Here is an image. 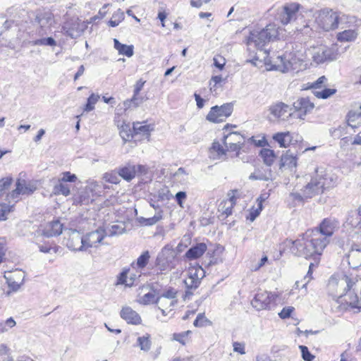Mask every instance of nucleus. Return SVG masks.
I'll list each match as a JSON object with an SVG mask.
<instances>
[{
  "instance_id": "nucleus-28",
  "label": "nucleus",
  "mask_w": 361,
  "mask_h": 361,
  "mask_svg": "<svg viewBox=\"0 0 361 361\" xmlns=\"http://www.w3.org/2000/svg\"><path fill=\"white\" fill-rule=\"evenodd\" d=\"M273 139L281 147H288L291 143L292 136L289 132L277 133L274 135Z\"/></svg>"
},
{
  "instance_id": "nucleus-4",
  "label": "nucleus",
  "mask_w": 361,
  "mask_h": 361,
  "mask_svg": "<svg viewBox=\"0 0 361 361\" xmlns=\"http://www.w3.org/2000/svg\"><path fill=\"white\" fill-rule=\"evenodd\" d=\"M264 61L267 70L286 73L295 70L300 59L295 52H286L276 56L267 55Z\"/></svg>"
},
{
  "instance_id": "nucleus-61",
  "label": "nucleus",
  "mask_w": 361,
  "mask_h": 361,
  "mask_svg": "<svg viewBox=\"0 0 361 361\" xmlns=\"http://www.w3.org/2000/svg\"><path fill=\"white\" fill-rule=\"evenodd\" d=\"M187 175L185 169L180 167L174 173L173 176L177 180L184 181L186 179Z\"/></svg>"
},
{
  "instance_id": "nucleus-10",
  "label": "nucleus",
  "mask_w": 361,
  "mask_h": 361,
  "mask_svg": "<svg viewBox=\"0 0 361 361\" xmlns=\"http://www.w3.org/2000/svg\"><path fill=\"white\" fill-rule=\"evenodd\" d=\"M36 190V187L30 183H27L25 180L18 178L16 183V188L11 192L7 193L6 200L9 203L11 202H16L19 200L20 195H31Z\"/></svg>"
},
{
  "instance_id": "nucleus-39",
  "label": "nucleus",
  "mask_w": 361,
  "mask_h": 361,
  "mask_svg": "<svg viewBox=\"0 0 361 361\" xmlns=\"http://www.w3.org/2000/svg\"><path fill=\"white\" fill-rule=\"evenodd\" d=\"M53 192L55 195H63L66 197L70 195L71 190L68 185L63 181H60L59 178L58 183L54 186Z\"/></svg>"
},
{
  "instance_id": "nucleus-57",
  "label": "nucleus",
  "mask_w": 361,
  "mask_h": 361,
  "mask_svg": "<svg viewBox=\"0 0 361 361\" xmlns=\"http://www.w3.org/2000/svg\"><path fill=\"white\" fill-rule=\"evenodd\" d=\"M299 348L301 350L302 357L304 360L312 361L314 359V356L310 353L307 346L300 345Z\"/></svg>"
},
{
  "instance_id": "nucleus-24",
  "label": "nucleus",
  "mask_w": 361,
  "mask_h": 361,
  "mask_svg": "<svg viewBox=\"0 0 361 361\" xmlns=\"http://www.w3.org/2000/svg\"><path fill=\"white\" fill-rule=\"evenodd\" d=\"M297 165V158L290 149H288L283 154L281 159L280 169L287 168L292 170L295 169Z\"/></svg>"
},
{
  "instance_id": "nucleus-3",
  "label": "nucleus",
  "mask_w": 361,
  "mask_h": 361,
  "mask_svg": "<svg viewBox=\"0 0 361 361\" xmlns=\"http://www.w3.org/2000/svg\"><path fill=\"white\" fill-rule=\"evenodd\" d=\"M315 23L324 31L329 32L338 27L343 29L349 23V17L330 8H324L313 13Z\"/></svg>"
},
{
  "instance_id": "nucleus-64",
  "label": "nucleus",
  "mask_w": 361,
  "mask_h": 361,
  "mask_svg": "<svg viewBox=\"0 0 361 361\" xmlns=\"http://www.w3.org/2000/svg\"><path fill=\"white\" fill-rule=\"evenodd\" d=\"M250 180H268L270 177L260 172L251 173L249 176Z\"/></svg>"
},
{
  "instance_id": "nucleus-7",
  "label": "nucleus",
  "mask_w": 361,
  "mask_h": 361,
  "mask_svg": "<svg viewBox=\"0 0 361 361\" xmlns=\"http://www.w3.org/2000/svg\"><path fill=\"white\" fill-rule=\"evenodd\" d=\"M176 253L173 246L167 244L158 253L155 264L160 271L171 270L176 266Z\"/></svg>"
},
{
  "instance_id": "nucleus-37",
  "label": "nucleus",
  "mask_w": 361,
  "mask_h": 361,
  "mask_svg": "<svg viewBox=\"0 0 361 361\" xmlns=\"http://www.w3.org/2000/svg\"><path fill=\"white\" fill-rule=\"evenodd\" d=\"M184 283L187 288L185 294V298H186L192 295V290H195L199 287L200 281H197V279H194V278L188 277L184 280Z\"/></svg>"
},
{
  "instance_id": "nucleus-52",
  "label": "nucleus",
  "mask_w": 361,
  "mask_h": 361,
  "mask_svg": "<svg viewBox=\"0 0 361 361\" xmlns=\"http://www.w3.org/2000/svg\"><path fill=\"white\" fill-rule=\"evenodd\" d=\"M129 269L123 270L118 276L117 284H125L127 286H133V282H128V273Z\"/></svg>"
},
{
  "instance_id": "nucleus-56",
  "label": "nucleus",
  "mask_w": 361,
  "mask_h": 361,
  "mask_svg": "<svg viewBox=\"0 0 361 361\" xmlns=\"http://www.w3.org/2000/svg\"><path fill=\"white\" fill-rule=\"evenodd\" d=\"M61 176H62V177L59 178L60 181H63L64 183H66V182L73 183V182H75L77 180V176L75 174L71 173L69 171H66V172L62 173Z\"/></svg>"
},
{
  "instance_id": "nucleus-34",
  "label": "nucleus",
  "mask_w": 361,
  "mask_h": 361,
  "mask_svg": "<svg viewBox=\"0 0 361 361\" xmlns=\"http://www.w3.org/2000/svg\"><path fill=\"white\" fill-rule=\"evenodd\" d=\"M357 36V32L355 30H345L337 34V39L340 42L354 41Z\"/></svg>"
},
{
  "instance_id": "nucleus-19",
  "label": "nucleus",
  "mask_w": 361,
  "mask_h": 361,
  "mask_svg": "<svg viewBox=\"0 0 361 361\" xmlns=\"http://www.w3.org/2000/svg\"><path fill=\"white\" fill-rule=\"evenodd\" d=\"M293 107L298 112V116L302 119L303 116L313 109L314 104L308 98H300L293 103Z\"/></svg>"
},
{
  "instance_id": "nucleus-6",
  "label": "nucleus",
  "mask_w": 361,
  "mask_h": 361,
  "mask_svg": "<svg viewBox=\"0 0 361 361\" xmlns=\"http://www.w3.org/2000/svg\"><path fill=\"white\" fill-rule=\"evenodd\" d=\"M54 23V16L49 11L37 10L34 13V18H32V23L34 26L35 35L43 37L47 34L51 26Z\"/></svg>"
},
{
  "instance_id": "nucleus-44",
  "label": "nucleus",
  "mask_w": 361,
  "mask_h": 361,
  "mask_svg": "<svg viewBox=\"0 0 361 361\" xmlns=\"http://www.w3.org/2000/svg\"><path fill=\"white\" fill-rule=\"evenodd\" d=\"M124 19V13L118 9L115 12L111 20L109 21V25L111 27H116Z\"/></svg>"
},
{
  "instance_id": "nucleus-21",
  "label": "nucleus",
  "mask_w": 361,
  "mask_h": 361,
  "mask_svg": "<svg viewBox=\"0 0 361 361\" xmlns=\"http://www.w3.org/2000/svg\"><path fill=\"white\" fill-rule=\"evenodd\" d=\"M62 231L63 224L57 219L49 222L44 228L42 233L47 238H51L61 235Z\"/></svg>"
},
{
  "instance_id": "nucleus-9",
  "label": "nucleus",
  "mask_w": 361,
  "mask_h": 361,
  "mask_svg": "<svg viewBox=\"0 0 361 361\" xmlns=\"http://www.w3.org/2000/svg\"><path fill=\"white\" fill-rule=\"evenodd\" d=\"M233 111L232 103H226L221 106H214L206 116L207 121L212 123L223 122L230 116Z\"/></svg>"
},
{
  "instance_id": "nucleus-33",
  "label": "nucleus",
  "mask_w": 361,
  "mask_h": 361,
  "mask_svg": "<svg viewBox=\"0 0 361 361\" xmlns=\"http://www.w3.org/2000/svg\"><path fill=\"white\" fill-rule=\"evenodd\" d=\"M259 155L262 158L264 163L268 166H271L276 159V154L274 150L270 149H262Z\"/></svg>"
},
{
  "instance_id": "nucleus-2",
  "label": "nucleus",
  "mask_w": 361,
  "mask_h": 361,
  "mask_svg": "<svg viewBox=\"0 0 361 361\" xmlns=\"http://www.w3.org/2000/svg\"><path fill=\"white\" fill-rule=\"evenodd\" d=\"M327 289L334 298L340 299L345 297L347 307H344V309L350 307L357 311L361 309V279L335 274L329 279Z\"/></svg>"
},
{
  "instance_id": "nucleus-12",
  "label": "nucleus",
  "mask_w": 361,
  "mask_h": 361,
  "mask_svg": "<svg viewBox=\"0 0 361 361\" xmlns=\"http://www.w3.org/2000/svg\"><path fill=\"white\" fill-rule=\"evenodd\" d=\"M269 111L278 121H286L288 118L292 116V108L281 102H278L269 106Z\"/></svg>"
},
{
  "instance_id": "nucleus-60",
  "label": "nucleus",
  "mask_w": 361,
  "mask_h": 361,
  "mask_svg": "<svg viewBox=\"0 0 361 361\" xmlns=\"http://www.w3.org/2000/svg\"><path fill=\"white\" fill-rule=\"evenodd\" d=\"M11 211V205L7 204H0V220H5L6 219L7 214Z\"/></svg>"
},
{
  "instance_id": "nucleus-48",
  "label": "nucleus",
  "mask_w": 361,
  "mask_h": 361,
  "mask_svg": "<svg viewBox=\"0 0 361 361\" xmlns=\"http://www.w3.org/2000/svg\"><path fill=\"white\" fill-rule=\"evenodd\" d=\"M188 273L189 278H194V279H197L200 282L201 279L204 276V271L201 267L190 269Z\"/></svg>"
},
{
  "instance_id": "nucleus-30",
  "label": "nucleus",
  "mask_w": 361,
  "mask_h": 361,
  "mask_svg": "<svg viewBox=\"0 0 361 361\" xmlns=\"http://www.w3.org/2000/svg\"><path fill=\"white\" fill-rule=\"evenodd\" d=\"M348 126L352 128H356V124L354 123L357 122V124L361 123V105L354 110H350L348 115Z\"/></svg>"
},
{
  "instance_id": "nucleus-47",
  "label": "nucleus",
  "mask_w": 361,
  "mask_h": 361,
  "mask_svg": "<svg viewBox=\"0 0 361 361\" xmlns=\"http://www.w3.org/2000/svg\"><path fill=\"white\" fill-rule=\"evenodd\" d=\"M99 96L97 94H92L87 99V104H85L83 111H91L94 109V105L97 102Z\"/></svg>"
},
{
  "instance_id": "nucleus-20",
  "label": "nucleus",
  "mask_w": 361,
  "mask_h": 361,
  "mask_svg": "<svg viewBox=\"0 0 361 361\" xmlns=\"http://www.w3.org/2000/svg\"><path fill=\"white\" fill-rule=\"evenodd\" d=\"M121 317L128 324L137 325L142 322L141 317L138 313L133 310L131 307H123L120 312Z\"/></svg>"
},
{
  "instance_id": "nucleus-35",
  "label": "nucleus",
  "mask_w": 361,
  "mask_h": 361,
  "mask_svg": "<svg viewBox=\"0 0 361 361\" xmlns=\"http://www.w3.org/2000/svg\"><path fill=\"white\" fill-rule=\"evenodd\" d=\"M150 258L149 251H145L137 259L136 262H133L131 264V267L134 269H143L149 262Z\"/></svg>"
},
{
  "instance_id": "nucleus-16",
  "label": "nucleus",
  "mask_w": 361,
  "mask_h": 361,
  "mask_svg": "<svg viewBox=\"0 0 361 361\" xmlns=\"http://www.w3.org/2000/svg\"><path fill=\"white\" fill-rule=\"evenodd\" d=\"M29 39L24 40L25 44L30 46H49L54 47L56 45V40L51 37H39L37 35H35L34 31H30L28 32Z\"/></svg>"
},
{
  "instance_id": "nucleus-45",
  "label": "nucleus",
  "mask_w": 361,
  "mask_h": 361,
  "mask_svg": "<svg viewBox=\"0 0 361 361\" xmlns=\"http://www.w3.org/2000/svg\"><path fill=\"white\" fill-rule=\"evenodd\" d=\"M336 92V89L324 88L322 90H314L313 93L315 97L321 99H327Z\"/></svg>"
},
{
  "instance_id": "nucleus-59",
  "label": "nucleus",
  "mask_w": 361,
  "mask_h": 361,
  "mask_svg": "<svg viewBox=\"0 0 361 361\" xmlns=\"http://www.w3.org/2000/svg\"><path fill=\"white\" fill-rule=\"evenodd\" d=\"M294 311L293 307H285L283 310L279 313V316L281 319H287L291 316L292 312Z\"/></svg>"
},
{
  "instance_id": "nucleus-38",
  "label": "nucleus",
  "mask_w": 361,
  "mask_h": 361,
  "mask_svg": "<svg viewBox=\"0 0 361 361\" xmlns=\"http://www.w3.org/2000/svg\"><path fill=\"white\" fill-rule=\"evenodd\" d=\"M163 218V212L159 210L154 216L150 218L140 217L138 221L144 226H152L156 224Z\"/></svg>"
},
{
  "instance_id": "nucleus-36",
  "label": "nucleus",
  "mask_w": 361,
  "mask_h": 361,
  "mask_svg": "<svg viewBox=\"0 0 361 361\" xmlns=\"http://www.w3.org/2000/svg\"><path fill=\"white\" fill-rule=\"evenodd\" d=\"M153 292H149L145 294L139 299V302L142 305L157 304V296L159 295V291L152 288Z\"/></svg>"
},
{
  "instance_id": "nucleus-49",
  "label": "nucleus",
  "mask_w": 361,
  "mask_h": 361,
  "mask_svg": "<svg viewBox=\"0 0 361 361\" xmlns=\"http://www.w3.org/2000/svg\"><path fill=\"white\" fill-rule=\"evenodd\" d=\"M191 333L190 331H186L178 334H173V338L175 341L179 342L182 345H185L188 341V335Z\"/></svg>"
},
{
  "instance_id": "nucleus-5",
  "label": "nucleus",
  "mask_w": 361,
  "mask_h": 361,
  "mask_svg": "<svg viewBox=\"0 0 361 361\" xmlns=\"http://www.w3.org/2000/svg\"><path fill=\"white\" fill-rule=\"evenodd\" d=\"M278 36V28L275 24H269L265 28L261 30H254L250 32L247 38V44L253 45L259 49H261L267 43L276 38ZM263 54L267 55V51L260 50Z\"/></svg>"
},
{
  "instance_id": "nucleus-1",
  "label": "nucleus",
  "mask_w": 361,
  "mask_h": 361,
  "mask_svg": "<svg viewBox=\"0 0 361 361\" xmlns=\"http://www.w3.org/2000/svg\"><path fill=\"white\" fill-rule=\"evenodd\" d=\"M338 221L334 219L326 218L319 226L306 231L301 238L295 240L291 247L292 252L299 256L309 258L321 255L329 243V239L334 234Z\"/></svg>"
},
{
  "instance_id": "nucleus-46",
  "label": "nucleus",
  "mask_w": 361,
  "mask_h": 361,
  "mask_svg": "<svg viewBox=\"0 0 361 361\" xmlns=\"http://www.w3.org/2000/svg\"><path fill=\"white\" fill-rule=\"evenodd\" d=\"M12 182L11 177H6L0 180V197L10 189Z\"/></svg>"
},
{
  "instance_id": "nucleus-55",
  "label": "nucleus",
  "mask_w": 361,
  "mask_h": 361,
  "mask_svg": "<svg viewBox=\"0 0 361 361\" xmlns=\"http://www.w3.org/2000/svg\"><path fill=\"white\" fill-rule=\"evenodd\" d=\"M74 203L80 204H87L89 203L87 192H81L78 195V196L74 198Z\"/></svg>"
},
{
  "instance_id": "nucleus-25",
  "label": "nucleus",
  "mask_w": 361,
  "mask_h": 361,
  "mask_svg": "<svg viewBox=\"0 0 361 361\" xmlns=\"http://www.w3.org/2000/svg\"><path fill=\"white\" fill-rule=\"evenodd\" d=\"M154 128V125L147 124L145 121L133 123V133L135 135H140L148 138Z\"/></svg>"
},
{
  "instance_id": "nucleus-43",
  "label": "nucleus",
  "mask_w": 361,
  "mask_h": 361,
  "mask_svg": "<svg viewBox=\"0 0 361 361\" xmlns=\"http://www.w3.org/2000/svg\"><path fill=\"white\" fill-rule=\"evenodd\" d=\"M347 222L353 228H361V218L356 213V212H352L347 219Z\"/></svg>"
},
{
  "instance_id": "nucleus-50",
  "label": "nucleus",
  "mask_w": 361,
  "mask_h": 361,
  "mask_svg": "<svg viewBox=\"0 0 361 361\" xmlns=\"http://www.w3.org/2000/svg\"><path fill=\"white\" fill-rule=\"evenodd\" d=\"M226 149H224V147L221 145V144L217 142L214 141L212 143V147L210 148V152L211 153H216L217 157L219 158L221 157L222 156L226 154Z\"/></svg>"
},
{
  "instance_id": "nucleus-22",
  "label": "nucleus",
  "mask_w": 361,
  "mask_h": 361,
  "mask_svg": "<svg viewBox=\"0 0 361 361\" xmlns=\"http://www.w3.org/2000/svg\"><path fill=\"white\" fill-rule=\"evenodd\" d=\"M207 246L204 243H196L192 245L185 254V257L188 260L198 259L207 251Z\"/></svg>"
},
{
  "instance_id": "nucleus-11",
  "label": "nucleus",
  "mask_w": 361,
  "mask_h": 361,
  "mask_svg": "<svg viewBox=\"0 0 361 361\" xmlns=\"http://www.w3.org/2000/svg\"><path fill=\"white\" fill-rule=\"evenodd\" d=\"M276 295L267 291H259L251 301L252 306L257 311L269 308L270 303L275 300Z\"/></svg>"
},
{
  "instance_id": "nucleus-14",
  "label": "nucleus",
  "mask_w": 361,
  "mask_h": 361,
  "mask_svg": "<svg viewBox=\"0 0 361 361\" xmlns=\"http://www.w3.org/2000/svg\"><path fill=\"white\" fill-rule=\"evenodd\" d=\"M301 6L298 3L286 4L279 14V19L283 25L291 23L297 18Z\"/></svg>"
},
{
  "instance_id": "nucleus-42",
  "label": "nucleus",
  "mask_w": 361,
  "mask_h": 361,
  "mask_svg": "<svg viewBox=\"0 0 361 361\" xmlns=\"http://www.w3.org/2000/svg\"><path fill=\"white\" fill-rule=\"evenodd\" d=\"M120 135L125 142L130 140L135 135L133 128L131 129L128 124L122 125L120 129Z\"/></svg>"
},
{
  "instance_id": "nucleus-18",
  "label": "nucleus",
  "mask_w": 361,
  "mask_h": 361,
  "mask_svg": "<svg viewBox=\"0 0 361 361\" xmlns=\"http://www.w3.org/2000/svg\"><path fill=\"white\" fill-rule=\"evenodd\" d=\"M66 246L73 251H86L85 246L83 245V236L76 231H73L70 235L66 242Z\"/></svg>"
},
{
  "instance_id": "nucleus-23",
  "label": "nucleus",
  "mask_w": 361,
  "mask_h": 361,
  "mask_svg": "<svg viewBox=\"0 0 361 361\" xmlns=\"http://www.w3.org/2000/svg\"><path fill=\"white\" fill-rule=\"evenodd\" d=\"M25 273L21 271H18L7 279L9 288L13 291H17L20 289V286L24 283Z\"/></svg>"
},
{
  "instance_id": "nucleus-31",
  "label": "nucleus",
  "mask_w": 361,
  "mask_h": 361,
  "mask_svg": "<svg viewBox=\"0 0 361 361\" xmlns=\"http://www.w3.org/2000/svg\"><path fill=\"white\" fill-rule=\"evenodd\" d=\"M177 293L178 292L175 288L169 287L162 293H159L157 296L168 300L169 306H174L177 302Z\"/></svg>"
},
{
  "instance_id": "nucleus-32",
  "label": "nucleus",
  "mask_w": 361,
  "mask_h": 361,
  "mask_svg": "<svg viewBox=\"0 0 361 361\" xmlns=\"http://www.w3.org/2000/svg\"><path fill=\"white\" fill-rule=\"evenodd\" d=\"M136 346L144 352H148L151 349L152 341L149 334L138 336L137 338Z\"/></svg>"
},
{
  "instance_id": "nucleus-13",
  "label": "nucleus",
  "mask_w": 361,
  "mask_h": 361,
  "mask_svg": "<svg viewBox=\"0 0 361 361\" xmlns=\"http://www.w3.org/2000/svg\"><path fill=\"white\" fill-rule=\"evenodd\" d=\"M83 236V245L86 250L90 247H97L98 244L106 237L105 228L99 227L95 231L87 233Z\"/></svg>"
},
{
  "instance_id": "nucleus-54",
  "label": "nucleus",
  "mask_w": 361,
  "mask_h": 361,
  "mask_svg": "<svg viewBox=\"0 0 361 361\" xmlns=\"http://www.w3.org/2000/svg\"><path fill=\"white\" fill-rule=\"evenodd\" d=\"M326 82L327 78L323 75L319 77L316 81L312 82L310 87L317 90V89H320L322 87H324Z\"/></svg>"
},
{
  "instance_id": "nucleus-27",
  "label": "nucleus",
  "mask_w": 361,
  "mask_h": 361,
  "mask_svg": "<svg viewBox=\"0 0 361 361\" xmlns=\"http://www.w3.org/2000/svg\"><path fill=\"white\" fill-rule=\"evenodd\" d=\"M118 173L120 177L123 178L125 180L130 181L136 176L135 165L128 164L122 167H120L118 169Z\"/></svg>"
},
{
  "instance_id": "nucleus-62",
  "label": "nucleus",
  "mask_w": 361,
  "mask_h": 361,
  "mask_svg": "<svg viewBox=\"0 0 361 361\" xmlns=\"http://www.w3.org/2000/svg\"><path fill=\"white\" fill-rule=\"evenodd\" d=\"M228 151L239 152L243 143H233V142H224Z\"/></svg>"
},
{
  "instance_id": "nucleus-41",
  "label": "nucleus",
  "mask_w": 361,
  "mask_h": 361,
  "mask_svg": "<svg viewBox=\"0 0 361 361\" xmlns=\"http://www.w3.org/2000/svg\"><path fill=\"white\" fill-rule=\"evenodd\" d=\"M245 137L237 132H232L224 136V142L244 143Z\"/></svg>"
},
{
  "instance_id": "nucleus-8",
  "label": "nucleus",
  "mask_w": 361,
  "mask_h": 361,
  "mask_svg": "<svg viewBox=\"0 0 361 361\" xmlns=\"http://www.w3.org/2000/svg\"><path fill=\"white\" fill-rule=\"evenodd\" d=\"M312 61L317 63H323L326 61H334L338 58V52L334 47L319 46L310 50Z\"/></svg>"
},
{
  "instance_id": "nucleus-17",
  "label": "nucleus",
  "mask_w": 361,
  "mask_h": 361,
  "mask_svg": "<svg viewBox=\"0 0 361 361\" xmlns=\"http://www.w3.org/2000/svg\"><path fill=\"white\" fill-rule=\"evenodd\" d=\"M349 266L353 269L361 267V245L353 244L345 255Z\"/></svg>"
},
{
  "instance_id": "nucleus-53",
  "label": "nucleus",
  "mask_w": 361,
  "mask_h": 361,
  "mask_svg": "<svg viewBox=\"0 0 361 361\" xmlns=\"http://www.w3.org/2000/svg\"><path fill=\"white\" fill-rule=\"evenodd\" d=\"M123 228L118 225H113L110 228L105 229L106 236H114L121 234Z\"/></svg>"
},
{
  "instance_id": "nucleus-40",
  "label": "nucleus",
  "mask_w": 361,
  "mask_h": 361,
  "mask_svg": "<svg viewBox=\"0 0 361 361\" xmlns=\"http://www.w3.org/2000/svg\"><path fill=\"white\" fill-rule=\"evenodd\" d=\"M143 102V97L140 96L139 94H135L133 93V96L131 99H127L124 102L123 106L125 110L128 109H130L132 107L136 108L139 106Z\"/></svg>"
},
{
  "instance_id": "nucleus-15",
  "label": "nucleus",
  "mask_w": 361,
  "mask_h": 361,
  "mask_svg": "<svg viewBox=\"0 0 361 361\" xmlns=\"http://www.w3.org/2000/svg\"><path fill=\"white\" fill-rule=\"evenodd\" d=\"M324 180L322 177L312 178L310 183L304 188V197L312 198L313 196L323 192Z\"/></svg>"
},
{
  "instance_id": "nucleus-51",
  "label": "nucleus",
  "mask_w": 361,
  "mask_h": 361,
  "mask_svg": "<svg viewBox=\"0 0 361 361\" xmlns=\"http://www.w3.org/2000/svg\"><path fill=\"white\" fill-rule=\"evenodd\" d=\"M104 178L106 182L113 184H118L120 182V176L118 175V172L116 173L112 171L110 173H106L104 175Z\"/></svg>"
},
{
  "instance_id": "nucleus-58",
  "label": "nucleus",
  "mask_w": 361,
  "mask_h": 361,
  "mask_svg": "<svg viewBox=\"0 0 361 361\" xmlns=\"http://www.w3.org/2000/svg\"><path fill=\"white\" fill-rule=\"evenodd\" d=\"M234 197L232 196L230 197V200H229V202H230V205L228 206L227 207H225V205L222 207V214H221V216H225L224 217H227L229 215H231L232 214V207H233V205L235 204V200H234Z\"/></svg>"
},
{
  "instance_id": "nucleus-63",
  "label": "nucleus",
  "mask_w": 361,
  "mask_h": 361,
  "mask_svg": "<svg viewBox=\"0 0 361 361\" xmlns=\"http://www.w3.org/2000/svg\"><path fill=\"white\" fill-rule=\"evenodd\" d=\"M208 319L205 318L204 314L200 313L197 314L195 320L194 321V326L201 327L204 325V322H207Z\"/></svg>"
},
{
  "instance_id": "nucleus-26",
  "label": "nucleus",
  "mask_w": 361,
  "mask_h": 361,
  "mask_svg": "<svg viewBox=\"0 0 361 361\" xmlns=\"http://www.w3.org/2000/svg\"><path fill=\"white\" fill-rule=\"evenodd\" d=\"M83 29V25H80L77 21L72 23L68 22L63 25V30H66V34L71 38L78 37Z\"/></svg>"
},
{
  "instance_id": "nucleus-29",
  "label": "nucleus",
  "mask_w": 361,
  "mask_h": 361,
  "mask_svg": "<svg viewBox=\"0 0 361 361\" xmlns=\"http://www.w3.org/2000/svg\"><path fill=\"white\" fill-rule=\"evenodd\" d=\"M114 48L118 51L121 55L130 57L133 55V46L126 45L121 44L117 39H114Z\"/></svg>"
}]
</instances>
